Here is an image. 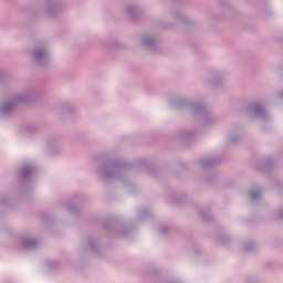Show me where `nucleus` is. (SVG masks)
<instances>
[{
  "instance_id": "obj_2",
  "label": "nucleus",
  "mask_w": 283,
  "mask_h": 283,
  "mask_svg": "<svg viewBox=\"0 0 283 283\" xmlns=\"http://www.w3.org/2000/svg\"><path fill=\"white\" fill-rule=\"evenodd\" d=\"M39 56H41L39 53L36 54V57L39 59Z\"/></svg>"
},
{
  "instance_id": "obj_1",
  "label": "nucleus",
  "mask_w": 283,
  "mask_h": 283,
  "mask_svg": "<svg viewBox=\"0 0 283 283\" xmlns=\"http://www.w3.org/2000/svg\"><path fill=\"white\" fill-rule=\"evenodd\" d=\"M251 197H252V198H258V193H256V192H252V193H251Z\"/></svg>"
}]
</instances>
